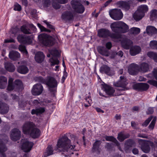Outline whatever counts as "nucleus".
<instances>
[{
    "instance_id": "nucleus-1",
    "label": "nucleus",
    "mask_w": 157,
    "mask_h": 157,
    "mask_svg": "<svg viewBox=\"0 0 157 157\" xmlns=\"http://www.w3.org/2000/svg\"><path fill=\"white\" fill-rule=\"evenodd\" d=\"M111 27L112 31L116 33H111L107 29H101L99 30V36L103 37L109 36L115 41H121L122 47L125 49H129L132 44V41L124 35L119 34L127 32L129 29L128 25L124 22L119 21L112 24Z\"/></svg>"
},
{
    "instance_id": "nucleus-2",
    "label": "nucleus",
    "mask_w": 157,
    "mask_h": 157,
    "mask_svg": "<svg viewBox=\"0 0 157 157\" xmlns=\"http://www.w3.org/2000/svg\"><path fill=\"white\" fill-rule=\"evenodd\" d=\"M70 140L66 136H63L59 140L56 150L59 149V151L67 152L68 155L73 154V151H75V146L70 145Z\"/></svg>"
},
{
    "instance_id": "nucleus-3",
    "label": "nucleus",
    "mask_w": 157,
    "mask_h": 157,
    "mask_svg": "<svg viewBox=\"0 0 157 157\" xmlns=\"http://www.w3.org/2000/svg\"><path fill=\"white\" fill-rule=\"evenodd\" d=\"M22 131L24 134L29 135L33 138H38L40 135V130L32 122L28 121L24 123Z\"/></svg>"
},
{
    "instance_id": "nucleus-4",
    "label": "nucleus",
    "mask_w": 157,
    "mask_h": 157,
    "mask_svg": "<svg viewBox=\"0 0 157 157\" xmlns=\"http://www.w3.org/2000/svg\"><path fill=\"white\" fill-rule=\"evenodd\" d=\"M38 78L40 79V81L41 82H45L49 87V90L51 92H55L56 91L58 82L55 78L49 76L48 77L45 81H44L41 77H39Z\"/></svg>"
},
{
    "instance_id": "nucleus-5",
    "label": "nucleus",
    "mask_w": 157,
    "mask_h": 157,
    "mask_svg": "<svg viewBox=\"0 0 157 157\" xmlns=\"http://www.w3.org/2000/svg\"><path fill=\"white\" fill-rule=\"evenodd\" d=\"M40 43L45 46H51L54 44V39L52 36L45 33H42L38 36Z\"/></svg>"
},
{
    "instance_id": "nucleus-6",
    "label": "nucleus",
    "mask_w": 157,
    "mask_h": 157,
    "mask_svg": "<svg viewBox=\"0 0 157 157\" xmlns=\"http://www.w3.org/2000/svg\"><path fill=\"white\" fill-rule=\"evenodd\" d=\"M148 10V8L147 5L140 6L133 15L134 19L136 21L140 20L144 17L145 13L147 12Z\"/></svg>"
},
{
    "instance_id": "nucleus-7",
    "label": "nucleus",
    "mask_w": 157,
    "mask_h": 157,
    "mask_svg": "<svg viewBox=\"0 0 157 157\" xmlns=\"http://www.w3.org/2000/svg\"><path fill=\"white\" fill-rule=\"evenodd\" d=\"M13 79L10 78L9 80L8 85L7 88V90L11 91L13 90H17L22 88L23 84L21 81L19 80H17L15 81L13 83Z\"/></svg>"
},
{
    "instance_id": "nucleus-8",
    "label": "nucleus",
    "mask_w": 157,
    "mask_h": 157,
    "mask_svg": "<svg viewBox=\"0 0 157 157\" xmlns=\"http://www.w3.org/2000/svg\"><path fill=\"white\" fill-rule=\"evenodd\" d=\"M127 84L126 78L124 76H121L118 81L113 83V85L115 86L120 87L117 89V90L119 91H122L127 89L126 86Z\"/></svg>"
},
{
    "instance_id": "nucleus-9",
    "label": "nucleus",
    "mask_w": 157,
    "mask_h": 157,
    "mask_svg": "<svg viewBox=\"0 0 157 157\" xmlns=\"http://www.w3.org/2000/svg\"><path fill=\"white\" fill-rule=\"evenodd\" d=\"M71 4L72 8L76 12L79 13H82L84 12L85 10L84 6L77 0H72Z\"/></svg>"
},
{
    "instance_id": "nucleus-10",
    "label": "nucleus",
    "mask_w": 157,
    "mask_h": 157,
    "mask_svg": "<svg viewBox=\"0 0 157 157\" xmlns=\"http://www.w3.org/2000/svg\"><path fill=\"white\" fill-rule=\"evenodd\" d=\"M33 36L32 35L28 36L25 35H19L17 37L18 41L21 43L29 44L32 43Z\"/></svg>"
},
{
    "instance_id": "nucleus-11",
    "label": "nucleus",
    "mask_w": 157,
    "mask_h": 157,
    "mask_svg": "<svg viewBox=\"0 0 157 157\" xmlns=\"http://www.w3.org/2000/svg\"><path fill=\"white\" fill-rule=\"evenodd\" d=\"M109 14L110 17L114 20L121 19L123 17V14L120 9H115L110 11Z\"/></svg>"
},
{
    "instance_id": "nucleus-12",
    "label": "nucleus",
    "mask_w": 157,
    "mask_h": 157,
    "mask_svg": "<svg viewBox=\"0 0 157 157\" xmlns=\"http://www.w3.org/2000/svg\"><path fill=\"white\" fill-rule=\"evenodd\" d=\"M21 29L25 34H31L36 32V27L33 24L24 25L21 27Z\"/></svg>"
},
{
    "instance_id": "nucleus-13",
    "label": "nucleus",
    "mask_w": 157,
    "mask_h": 157,
    "mask_svg": "<svg viewBox=\"0 0 157 157\" xmlns=\"http://www.w3.org/2000/svg\"><path fill=\"white\" fill-rule=\"evenodd\" d=\"M51 55H52L53 57L49 59L52 66L55 65H58L59 63V61L55 57H58L59 56V53L58 51L56 49H53L50 52Z\"/></svg>"
},
{
    "instance_id": "nucleus-14",
    "label": "nucleus",
    "mask_w": 157,
    "mask_h": 157,
    "mask_svg": "<svg viewBox=\"0 0 157 157\" xmlns=\"http://www.w3.org/2000/svg\"><path fill=\"white\" fill-rule=\"evenodd\" d=\"M21 145V149L25 152H29L32 149L34 144L26 139L22 140Z\"/></svg>"
},
{
    "instance_id": "nucleus-15",
    "label": "nucleus",
    "mask_w": 157,
    "mask_h": 157,
    "mask_svg": "<svg viewBox=\"0 0 157 157\" xmlns=\"http://www.w3.org/2000/svg\"><path fill=\"white\" fill-rule=\"evenodd\" d=\"M128 70L129 74L132 75H136L140 71L139 66L134 63H131L129 66Z\"/></svg>"
},
{
    "instance_id": "nucleus-16",
    "label": "nucleus",
    "mask_w": 157,
    "mask_h": 157,
    "mask_svg": "<svg viewBox=\"0 0 157 157\" xmlns=\"http://www.w3.org/2000/svg\"><path fill=\"white\" fill-rule=\"evenodd\" d=\"M43 90V86L41 84H36L33 86L32 93L33 95H39L42 93Z\"/></svg>"
},
{
    "instance_id": "nucleus-17",
    "label": "nucleus",
    "mask_w": 157,
    "mask_h": 157,
    "mask_svg": "<svg viewBox=\"0 0 157 157\" xmlns=\"http://www.w3.org/2000/svg\"><path fill=\"white\" fill-rule=\"evenodd\" d=\"M74 13L71 11H66L63 13L61 16L62 19L66 21H73L74 19Z\"/></svg>"
},
{
    "instance_id": "nucleus-18",
    "label": "nucleus",
    "mask_w": 157,
    "mask_h": 157,
    "mask_svg": "<svg viewBox=\"0 0 157 157\" xmlns=\"http://www.w3.org/2000/svg\"><path fill=\"white\" fill-rule=\"evenodd\" d=\"M21 136V132L18 129L15 128L11 131L10 137L12 140L16 141L20 139Z\"/></svg>"
},
{
    "instance_id": "nucleus-19",
    "label": "nucleus",
    "mask_w": 157,
    "mask_h": 157,
    "mask_svg": "<svg viewBox=\"0 0 157 157\" xmlns=\"http://www.w3.org/2000/svg\"><path fill=\"white\" fill-rule=\"evenodd\" d=\"M138 142L139 144L140 145L142 151L144 153H148L150 150V147L146 141L145 140L140 139Z\"/></svg>"
},
{
    "instance_id": "nucleus-20",
    "label": "nucleus",
    "mask_w": 157,
    "mask_h": 157,
    "mask_svg": "<svg viewBox=\"0 0 157 157\" xmlns=\"http://www.w3.org/2000/svg\"><path fill=\"white\" fill-rule=\"evenodd\" d=\"M149 87L148 84L143 83L135 84L133 86L134 89L139 90H147Z\"/></svg>"
},
{
    "instance_id": "nucleus-21",
    "label": "nucleus",
    "mask_w": 157,
    "mask_h": 157,
    "mask_svg": "<svg viewBox=\"0 0 157 157\" xmlns=\"http://www.w3.org/2000/svg\"><path fill=\"white\" fill-rule=\"evenodd\" d=\"M100 71L101 73H105L109 75H112L114 74V72L111 71L110 68L106 65L101 67Z\"/></svg>"
},
{
    "instance_id": "nucleus-22",
    "label": "nucleus",
    "mask_w": 157,
    "mask_h": 157,
    "mask_svg": "<svg viewBox=\"0 0 157 157\" xmlns=\"http://www.w3.org/2000/svg\"><path fill=\"white\" fill-rule=\"evenodd\" d=\"M67 2L68 0H52V4L54 8L57 9L60 7L59 3L64 4L67 3Z\"/></svg>"
},
{
    "instance_id": "nucleus-23",
    "label": "nucleus",
    "mask_w": 157,
    "mask_h": 157,
    "mask_svg": "<svg viewBox=\"0 0 157 157\" xmlns=\"http://www.w3.org/2000/svg\"><path fill=\"white\" fill-rule=\"evenodd\" d=\"M132 2L131 0L130 2H125L124 1H120L117 3L118 7L123 9L128 10L130 8V4Z\"/></svg>"
},
{
    "instance_id": "nucleus-24",
    "label": "nucleus",
    "mask_w": 157,
    "mask_h": 157,
    "mask_svg": "<svg viewBox=\"0 0 157 157\" xmlns=\"http://www.w3.org/2000/svg\"><path fill=\"white\" fill-rule=\"evenodd\" d=\"M135 143L133 140L130 139L127 140L124 144L125 151L127 152L128 150L135 145Z\"/></svg>"
},
{
    "instance_id": "nucleus-25",
    "label": "nucleus",
    "mask_w": 157,
    "mask_h": 157,
    "mask_svg": "<svg viewBox=\"0 0 157 157\" xmlns=\"http://www.w3.org/2000/svg\"><path fill=\"white\" fill-rule=\"evenodd\" d=\"M104 91L108 95L113 96L115 90L113 88L106 84L103 86Z\"/></svg>"
},
{
    "instance_id": "nucleus-26",
    "label": "nucleus",
    "mask_w": 157,
    "mask_h": 157,
    "mask_svg": "<svg viewBox=\"0 0 157 157\" xmlns=\"http://www.w3.org/2000/svg\"><path fill=\"white\" fill-rule=\"evenodd\" d=\"M1 136L0 135V136ZM7 150V148L4 143L2 142L1 140H0V157H6L4 152Z\"/></svg>"
},
{
    "instance_id": "nucleus-27",
    "label": "nucleus",
    "mask_w": 157,
    "mask_h": 157,
    "mask_svg": "<svg viewBox=\"0 0 157 157\" xmlns=\"http://www.w3.org/2000/svg\"><path fill=\"white\" fill-rule=\"evenodd\" d=\"M44 55L41 52H38L35 55V60L38 63H41L44 59Z\"/></svg>"
},
{
    "instance_id": "nucleus-28",
    "label": "nucleus",
    "mask_w": 157,
    "mask_h": 157,
    "mask_svg": "<svg viewBox=\"0 0 157 157\" xmlns=\"http://www.w3.org/2000/svg\"><path fill=\"white\" fill-rule=\"evenodd\" d=\"M9 110V107L7 105L3 102H0V113L4 114L7 113Z\"/></svg>"
},
{
    "instance_id": "nucleus-29",
    "label": "nucleus",
    "mask_w": 157,
    "mask_h": 157,
    "mask_svg": "<svg viewBox=\"0 0 157 157\" xmlns=\"http://www.w3.org/2000/svg\"><path fill=\"white\" fill-rule=\"evenodd\" d=\"M146 32L148 35L152 36L153 34H157V29L154 26H148L146 28Z\"/></svg>"
},
{
    "instance_id": "nucleus-30",
    "label": "nucleus",
    "mask_w": 157,
    "mask_h": 157,
    "mask_svg": "<svg viewBox=\"0 0 157 157\" xmlns=\"http://www.w3.org/2000/svg\"><path fill=\"white\" fill-rule=\"evenodd\" d=\"M141 51V48L140 47L138 46H136L130 49V52L131 56H135L139 54Z\"/></svg>"
},
{
    "instance_id": "nucleus-31",
    "label": "nucleus",
    "mask_w": 157,
    "mask_h": 157,
    "mask_svg": "<svg viewBox=\"0 0 157 157\" xmlns=\"http://www.w3.org/2000/svg\"><path fill=\"white\" fill-rule=\"evenodd\" d=\"M45 111L44 107H39L32 110L31 113L32 114H36L37 115H40Z\"/></svg>"
},
{
    "instance_id": "nucleus-32",
    "label": "nucleus",
    "mask_w": 157,
    "mask_h": 157,
    "mask_svg": "<svg viewBox=\"0 0 157 157\" xmlns=\"http://www.w3.org/2000/svg\"><path fill=\"white\" fill-rule=\"evenodd\" d=\"M20 57V54L16 51H12L10 52L9 57L11 59L16 60Z\"/></svg>"
},
{
    "instance_id": "nucleus-33",
    "label": "nucleus",
    "mask_w": 157,
    "mask_h": 157,
    "mask_svg": "<svg viewBox=\"0 0 157 157\" xmlns=\"http://www.w3.org/2000/svg\"><path fill=\"white\" fill-rule=\"evenodd\" d=\"M7 85V78L4 76H0V88L4 89L5 88Z\"/></svg>"
},
{
    "instance_id": "nucleus-34",
    "label": "nucleus",
    "mask_w": 157,
    "mask_h": 157,
    "mask_svg": "<svg viewBox=\"0 0 157 157\" xmlns=\"http://www.w3.org/2000/svg\"><path fill=\"white\" fill-rule=\"evenodd\" d=\"M139 68L140 71L143 72H146L149 70V65L147 63H143L140 65Z\"/></svg>"
},
{
    "instance_id": "nucleus-35",
    "label": "nucleus",
    "mask_w": 157,
    "mask_h": 157,
    "mask_svg": "<svg viewBox=\"0 0 157 157\" xmlns=\"http://www.w3.org/2000/svg\"><path fill=\"white\" fill-rule=\"evenodd\" d=\"M5 67L7 70L10 72H13L15 70L14 66L10 62H5Z\"/></svg>"
},
{
    "instance_id": "nucleus-36",
    "label": "nucleus",
    "mask_w": 157,
    "mask_h": 157,
    "mask_svg": "<svg viewBox=\"0 0 157 157\" xmlns=\"http://www.w3.org/2000/svg\"><path fill=\"white\" fill-rule=\"evenodd\" d=\"M17 70L18 72L22 74H25L29 71L28 67L24 65H21L19 67Z\"/></svg>"
},
{
    "instance_id": "nucleus-37",
    "label": "nucleus",
    "mask_w": 157,
    "mask_h": 157,
    "mask_svg": "<svg viewBox=\"0 0 157 157\" xmlns=\"http://www.w3.org/2000/svg\"><path fill=\"white\" fill-rule=\"evenodd\" d=\"M129 137V135L128 134H124L122 132H121L118 134L117 139L121 142H122L125 139Z\"/></svg>"
},
{
    "instance_id": "nucleus-38",
    "label": "nucleus",
    "mask_w": 157,
    "mask_h": 157,
    "mask_svg": "<svg viewBox=\"0 0 157 157\" xmlns=\"http://www.w3.org/2000/svg\"><path fill=\"white\" fill-rule=\"evenodd\" d=\"M105 139L107 141H111L115 143L118 146L119 145V144L116 139L112 136H106Z\"/></svg>"
},
{
    "instance_id": "nucleus-39",
    "label": "nucleus",
    "mask_w": 157,
    "mask_h": 157,
    "mask_svg": "<svg viewBox=\"0 0 157 157\" xmlns=\"http://www.w3.org/2000/svg\"><path fill=\"white\" fill-rule=\"evenodd\" d=\"M53 151L51 146L49 145L47 148V152L44 155V157H47L53 154Z\"/></svg>"
},
{
    "instance_id": "nucleus-40",
    "label": "nucleus",
    "mask_w": 157,
    "mask_h": 157,
    "mask_svg": "<svg viewBox=\"0 0 157 157\" xmlns=\"http://www.w3.org/2000/svg\"><path fill=\"white\" fill-rule=\"evenodd\" d=\"M19 49L20 51L22 52L26 57H28V52L26 49L25 47L24 46L21 45L19 47Z\"/></svg>"
},
{
    "instance_id": "nucleus-41",
    "label": "nucleus",
    "mask_w": 157,
    "mask_h": 157,
    "mask_svg": "<svg viewBox=\"0 0 157 157\" xmlns=\"http://www.w3.org/2000/svg\"><path fill=\"white\" fill-rule=\"evenodd\" d=\"M149 47L151 49L157 50V41H151L149 43Z\"/></svg>"
},
{
    "instance_id": "nucleus-42",
    "label": "nucleus",
    "mask_w": 157,
    "mask_h": 157,
    "mask_svg": "<svg viewBox=\"0 0 157 157\" xmlns=\"http://www.w3.org/2000/svg\"><path fill=\"white\" fill-rule=\"evenodd\" d=\"M140 29L136 27H132L131 28L130 30V33L131 34H137L140 32Z\"/></svg>"
},
{
    "instance_id": "nucleus-43",
    "label": "nucleus",
    "mask_w": 157,
    "mask_h": 157,
    "mask_svg": "<svg viewBox=\"0 0 157 157\" xmlns=\"http://www.w3.org/2000/svg\"><path fill=\"white\" fill-rule=\"evenodd\" d=\"M92 151L93 152H96L97 153L98 152V141L96 140L92 148Z\"/></svg>"
},
{
    "instance_id": "nucleus-44",
    "label": "nucleus",
    "mask_w": 157,
    "mask_h": 157,
    "mask_svg": "<svg viewBox=\"0 0 157 157\" xmlns=\"http://www.w3.org/2000/svg\"><path fill=\"white\" fill-rule=\"evenodd\" d=\"M150 18L151 20H153L157 18V10H153L151 11L150 12Z\"/></svg>"
},
{
    "instance_id": "nucleus-45",
    "label": "nucleus",
    "mask_w": 157,
    "mask_h": 157,
    "mask_svg": "<svg viewBox=\"0 0 157 157\" xmlns=\"http://www.w3.org/2000/svg\"><path fill=\"white\" fill-rule=\"evenodd\" d=\"M156 53L153 52H150L147 53V55L150 58H152L155 61H157V59L155 58L156 56Z\"/></svg>"
},
{
    "instance_id": "nucleus-46",
    "label": "nucleus",
    "mask_w": 157,
    "mask_h": 157,
    "mask_svg": "<svg viewBox=\"0 0 157 157\" xmlns=\"http://www.w3.org/2000/svg\"><path fill=\"white\" fill-rule=\"evenodd\" d=\"M156 120V118L155 117H154L153 118V119L152 120L151 123H150V125H149V126H148V128L149 129H151V130H152L153 129L154 126H155V125Z\"/></svg>"
},
{
    "instance_id": "nucleus-47",
    "label": "nucleus",
    "mask_w": 157,
    "mask_h": 157,
    "mask_svg": "<svg viewBox=\"0 0 157 157\" xmlns=\"http://www.w3.org/2000/svg\"><path fill=\"white\" fill-rule=\"evenodd\" d=\"M19 31V28L16 27H15L12 28L10 31V32L14 34L15 35Z\"/></svg>"
},
{
    "instance_id": "nucleus-48",
    "label": "nucleus",
    "mask_w": 157,
    "mask_h": 157,
    "mask_svg": "<svg viewBox=\"0 0 157 157\" xmlns=\"http://www.w3.org/2000/svg\"><path fill=\"white\" fill-rule=\"evenodd\" d=\"M152 117H150L148 118L142 124V125L143 126L146 127L147 126L150 122L151 121L152 119Z\"/></svg>"
},
{
    "instance_id": "nucleus-49",
    "label": "nucleus",
    "mask_w": 157,
    "mask_h": 157,
    "mask_svg": "<svg viewBox=\"0 0 157 157\" xmlns=\"http://www.w3.org/2000/svg\"><path fill=\"white\" fill-rule=\"evenodd\" d=\"M42 2L44 7H48L50 5V0H43Z\"/></svg>"
},
{
    "instance_id": "nucleus-50",
    "label": "nucleus",
    "mask_w": 157,
    "mask_h": 157,
    "mask_svg": "<svg viewBox=\"0 0 157 157\" xmlns=\"http://www.w3.org/2000/svg\"><path fill=\"white\" fill-rule=\"evenodd\" d=\"M39 103V102L37 100H35L33 101L31 100L29 102V104L32 106L37 105Z\"/></svg>"
},
{
    "instance_id": "nucleus-51",
    "label": "nucleus",
    "mask_w": 157,
    "mask_h": 157,
    "mask_svg": "<svg viewBox=\"0 0 157 157\" xmlns=\"http://www.w3.org/2000/svg\"><path fill=\"white\" fill-rule=\"evenodd\" d=\"M21 9V5L17 3L15 4L14 5V10L15 11H20Z\"/></svg>"
},
{
    "instance_id": "nucleus-52",
    "label": "nucleus",
    "mask_w": 157,
    "mask_h": 157,
    "mask_svg": "<svg viewBox=\"0 0 157 157\" xmlns=\"http://www.w3.org/2000/svg\"><path fill=\"white\" fill-rule=\"evenodd\" d=\"M85 100H86V102L88 103V104H85L84 106L86 107H88V106H90L91 105V101H92L90 99V97H88V98H85Z\"/></svg>"
},
{
    "instance_id": "nucleus-53",
    "label": "nucleus",
    "mask_w": 157,
    "mask_h": 157,
    "mask_svg": "<svg viewBox=\"0 0 157 157\" xmlns=\"http://www.w3.org/2000/svg\"><path fill=\"white\" fill-rule=\"evenodd\" d=\"M37 26L40 29L41 31H47L50 32L51 31L48 29H46L45 28L43 27V26L41 25L40 24L38 23Z\"/></svg>"
},
{
    "instance_id": "nucleus-54",
    "label": "nucleus",
    "mask_w": 157,
    "mask_h": 157,
    "mask_svg": "<svg viewBox=\"0 0 157 157\" xmlns=\"http://www.w3.org/2000/svg\"><path fill=\"white\" fill-rule=\"evenodd\" d=\"M147 82L151 85L157 87V81H156L153 80H149L147 81Z\"/></svg>"
},
{
    "instance_id": "nucleus-55",
    "label": "nucleus",
    "mask_w": 157,
    "mask_h": 157,
    "mask_svg": "<svg viewBox=\"0 0 157 157\" xmlns=\"http://www.w3.org/2000/svg\"><path fill=\"white\" fill-rule=\"evenodd\" d=\"M67 73L65 71H64L63 75V76L62 77V79H61V82L62 83H63L64 82L66 78L67 77Z\"/></svg>"
},
{
    "instance_id": "nucleus-56",
    "label": "nucleus",
    "mask_w": 157,
    "mask_h": 157,
    "mask_svg": "<svg viewBox=\"0 0 157 157\" xmlns=\"http://www.w3.org/2000/svg\"><path fill=\"white\" fill-rule=\"evenodd\" d=\"M27 104L26 102L23 101H22L19 102V105L20 107L23 108L24 107L26 106V105H27Z\"/></svg>"
},
{
    "instance_id": "nucleus-57",
    "label": "nucleus",
    "mask_w": 157,
    "mask_h": 157,
    "mask_svg": "<svg viewBox=\"0 0 157 157\" xmlns=\"http://www.w3.org/2000/svg\"><path fill=\"white\" fill-rule=\"evenodd\" d=\"M43 22L48 27V28L51 29H54V27L52 25H51L49 22H47L46 20L43 21Z\"/></svg>"
},
{
    "instance_id": "nucleus-58",
    "label": "nucleus",
    "mask_w": 157,
    "mask_h": 157,
    "mask_svg": "<svg viewBox=\"0 0 157 157\" xmlns=\"http://www.w3.org/2000/svg\"><path fill=\"white\" fill-rule=\"evenodd\" d=\"M15 40L14 39L12 38L10 39H7L5 40V42L6 43H14Z\"/></svg>"
},
{
    "instance_id": "nucleus-59",
    "label": "nucleus",
    "mask_w": 157,
    "mask_h": 157,
    "mask_svg": "<svg viewBox=\"0 0 157 157\" xmlns=\"http://www.w3.org/2000/svg\"><path fill=\"white\" fill-rule=\"evenodd\" d=\"M152 73L155 78L157 80V68L154 69Z\"/></svg>"
},
{
    "instance_id": "nucleus-60",
    "label": "nucleus",
    "mask_w": 157,
    "mask_h": 157,
    "mask_svg": "<svg viewBox=\"0 0 157 157\" xmlns=\"http://www.w3.org/2000/svg\"><path fill=\"white\" fill-rule=\"evenodd\" d=\"M112 46V44L110 42H107L106 44V47L108 49H110L111 48Z\"/></svg>"
},
{
    "instance_id": "nucleus-61",
    "label": "nucleus",
    "mask_w": 157,
    "mask_h": 157,
    "mask_svg": "<svg viewBox=\"0 0 157 157\" xmlns=\"http://www.w3.org/2000/svg\"><path fill=\"white\" fill-rule=\"evenodd\" d=\"M154 112V109L153 108L150 107L148 108V111L147 113L148 114H151L153 113Z\"/></svg>"
},
{
    "instance_id": "nucleus-62",
    "label": "nucleus",
    "mask_w": 157,
    "mask_h": 157,
    "mask_svg": "<svg viewBox=\"0 0 157 157\" xmlns=\"http://www.w3.org/2000/svg\"><path fill=\"white\" fill-rule=\"evenodd\" d=\"M132 152L134 154L136 155L138 153L139 151L137 149L134 148L132 149Z\"/></svg>"
},
{
    "instance_id": "nucleus-63",
    "label": "nucleus",
    "mask_w": 157,
    "mask_h": 157,
    "mask_svg": "<svg viewBox=\"0 0 157 157\" xmlns=\"http://www.w3.org/2000/svg\"><path fill=\"white\" fill-rule=\"evenodd\" d=\"M112 0H109L106 1L105 3L104 6H103V8H104L108 6V5L112 2Z\"/></svg>"
},
{
    "instance_id": "nucleus-64",
    "label": "nucleus",
    "mask_w": 157,
    "mask_h": 157,
    "mask_svg": "<svg viewBox=\"0 0 157 157\" xmlns=\"http://www.w3.org/2000/svg\"><path fill=\"white\" fill-rule=\"evenodd\" d=\"M22 4L25 6H27L28 5L27 0H21Z\"/></svg>"
}]
</instances>
